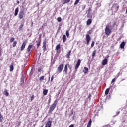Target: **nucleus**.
<instances>
[{
	"label": "nucleus",
	"mask_w": 127,
	"mask_h": 127,
	"mask_svg": "<svg viewBox=\"0 0 127 127\" xmlns=\"http://www.w3.org/2000/svg\"><path fill=\"white\" fill-rule=\"evenodd\" d=\"M68 66H69V64H65L64 66V73L65 74H68Z\"/></svg>",
	"instance_id": "9b49d317"
},
{
	"label": "nucleus",
	"mask_w": 127,
	"mask_h": 127,
	"mask_svg": "<svg viewBox=\"0 0 127 127\" xmlns=\"http://www.w3.org/2000/svg\"><path fill=\"white\" fill-rule=\"evenodd\" d=\"M107 63H108V59H104L102 61V65H103V66H105V65H107Z\"/></svg>",
	"instance_id": "1a4fd4ad"
},
{
	"label": "nucleus",
	"mask_w": 127,
	"mask_h": 127,
	"mask_svg": "<svg viewBox=\"0 0 127 127\" xmlns=\"http://www.w3.org/2000/svg\"><path fill=\"white\" fill-rule=\"evenodd\" d=\"M57 20L58 22H61V21H62V19L61 18V17H58Z\"/></svg>",
	"instance_id": "473e14b6"
},
{
	"label": "nucleus",
	"mask_w": 127,
	"mask_h": 127,
	"mask_svg": "<svg viewBox=\"0 0 127 127\" xmlns=\"http://www.w3.org/2000/svg\"><path fill=\"white\" fill-rule=\"evenodd\" d=\"M51 124H52V122L51 121H48L45 127H51Z\"/></svg>",
	"instance_id": "9d476101"
},
{
	"label": "nucleus",
	"mask_w": 127,
	"mask_h": 127,
	"mask_svg": "<svg viewBox=\"0 0 127 127\" xmlns=\"http://www.w3.org/2000/svg\"><path fill=\"white\" fill-rule=\"evenodd\" d=\"M91 11H92V8H89V9L88 10V13H91Z\"/></svg>",
	"instance_id": "58836bf2"
},
{
	"label": "nucleus",
	"mask_w": 127,
	"mask_h": 127,
	"mask_svg": "<svg viewBox=\"0 0 127 127\" xmlns=\"http://www.w3.org/2000/svg\"><path fill=\"white\" fill-rule=\"evenodd\" d=\"M69 30H67L66 31V33H65L66 35L67 38H69Z\"/></svg>",
	"instance_id": "bb28decb"
},
{
	"label": "nucleus",
	"mask_w": 127,
	"mask_h": 127,
	"mask_svg": "<svg viewBox=\"0 0 127 127\" xmlns=\"http://www.w3.org/2000/svg\"><path fill=\"white\" fill-rule=\"evenodd\" d=\"M41 43V41H39L37 43V48H38V47H39V46H40V44Z\"/></svg>",
	"instance_id": "72a5a7b5"
},
{
	"label": "nucleus",
	"mask_w": 127,
	"mask_h": 127,
	"mask_svg": "<svg viewBox=\"0 0 127 127\" xmlns=\"http://www.w3.org/2000/svg\"><path fill=\"white\" fill-rule=\"evenodd\" d=\"M91 97H92V95H91V94H89L88 95L89 99H91Z\"/></svg>",
	"instance_id": "49530a36"
},
{
	"label": "nucleus",
	"mask_w": 127,
	"mask_h": 127,
	"mask_svg": "<svg viewBox=\"0 0 127 127\" xmlns=\"http://www.w3.org/2000/svg\"><path fill=\"white\" fill-rule=\"evenodd\" d=\"M46 43H47V42H46V40H45L44 41H43V51L45 52L46 51V50H47V49L46 48Z\"/></svg>",
	"instance_id": "0eeeda50"
},
{
	"label": "nucleus",
	"mask_w": 127,
	"mask_h": 127,
	"mask_svg": "<svg viewBox=\"0 0 127 127\" xmlns=\"http://www.w3.org/2000/svg\"><path fill=\"white\" fill-rule=\"evenodd\" d=\"M108 57H109V56H108L107 58H108Z\"/></svg>",
	"instance_id": "052dcab7"
},
{
	"label": "nucleus",
	"mask_w": 127,
	"mask_h": 127,
	"mask_svg": "<svg viewBox=\"0 0 127 127\" xmlns=\"http://www.w3.org/2000/svg\"><path fill=\"white\" fill-rule=\"evenodd\" d=\"M80 64H81V60L78 59L75 65V70H78V69L79 68V67H80Z\"/></svg>",
	"instance_id": "423d86ee"
},
{
	"label": "nucleus",
	"mask_w": 127,
	"mask_h": 127,
	"mask_svg": "<svg viewBox=\"0 0 127 127\" xmlns=\"http://www.w3.org/2000/svg\"><path fill=\"white\" fill-rule=\"evenodd\" d=\"M92 23V19H88V20L86 22L87 25H90Z\"/></svg>",
	"instance_id": "4be33fe9"
},
{
	"label": "nucleus",
	"mask_w": 127,
	"mask_h": 127,
	"mask_svg": "<svg viewBox=\"0 0 127 127\" xmlns=\"http://www.w3.org/2000/svg\"><path fill=\"white\" fill-rule=\"evenodd\" d=\"M24 11L23 10H21L20 11L19 13V19H22V18H23V17H24Z\"/></svg>",
	"instance_id": "20e7f679"
},
{
	"label": "nucleus",
	"mask_w": 127,
	"mask_h": 127,
	"mask_svg": "<svg viewBox=\"0 0 127 127\" xmlns=\"http://www.w3.org/2000/svg\"><path fill=\"white\" fill-rule=\"evenodd\" d=\"M125 47V42H122L120 44V48L123 49Z\"/></svg>",
	"instance_id": "5701e85b"
},
{
	"label": "nucleus",
	"mask_w": 127,
	"mask_h": 127,
	"mask_svg": "<svg viewBox=\"0 0 127 127\" xmlns=\"http://www.w3.org/2000/svg\"><path fill=\"white\" fill-rule=\"evenodd\" d=\"M40 127H43V125L41 126Z\"/></svg>",
	"instance_id": "4d7b16f0"
},
{
	"label": "nucleus",
	"mask_w": 127,
	"mask_h": 127,
	"mask_svg": "<svg viewBox=\"0 0 127 127\" xmlns=\"http://www.w3.org/2000/svg\"><path fill=\"white\" fill-rule=\"evenodd\" d=\"M94 45H95V41H92L91 45V47H94Z\"/></svg>",
	"instance_id": "e433bc0d"
},
{
	"label": "nucleus",
	"mask_w": 127,
	"mask_h": 127,
	"mask_svg": "<svg viewBox=\"0 0 127 127\" xmlns=\"http://www.w3.org/2000/svg\"><path fill=\"white\" fill-rule=\"evenodd\" d=\"M54 79V75H53L51 78V82H53V79Z\"/></svg>",
	"instance_id": "a19ab883"
},
{
	"label": "nucleus",
	"mask_w": 127,
	"mask_h": 127,
	"mask_svg": "<svg viewBox=\"0 0 127 127\" xmlns=\"http://www.w3.org/2000/svg\"><path fill=\"white\" fill-rule=\"evenodd\" d=\"M20 122H18V126L19 127V126H20Z\"/></svg>",
	"instance_id": "864d4df0"
},
{
	"label": "nucleus",
	"mask_w": 127,
	"mask_h": 127,
	"mask_svg": "<svg viewBox=\"0 0 127 127\" xmlns=\"http://www.w3.org/2000/svg\"><path fill=\"white\" fill-rule=\"evenodd\" d=\"M69 70H72V66H69Z\"/></svg>",
	"instance_id": "8fccbe9b"
},
{
	"label": "nucleus",
	"mask_w": 127,
	"mask_h": 127,
	"mask_svg": "<svg viewBox=\"0 0 127 127\" xmlns=\"http://www.w3.org/2000/svg\"><path fill=\"white\" fill-rule=\"evenodd\" d=\"M51 103V98L50 97V98L48 100V105H49Z\"/></svg>",
	"instance_id": "ea45409f"
},
{
	"label": "nucleus",
	"mask_w": 127,
	"mask_h": 127,
	"mask_svg": "<svg viewBox=\"0 0 127 127\" xmlns=\"http://www.w3.org/2000/svg\"><path fill=\"white\" fill-rule=\"evenodd\" d=\"M38 72H40V71H41V69H38Z\"/></svg>",
	"instance_id": "6e6d98bb"
},
{
	"label": "nucleus",
	"mask_w": 127,
	"mask_h": 127,
	"mask_svg": "<svg viewBox=\"0 0 127 127\" xmlns=\"http://www.w3.org/2000/svg\"><path fill=\"white\" fill-rule=\"evenodd\" d=\"M79 1H80V0H76L74 2V5H77L79 3Z\"/></svg>",
	"instance_id": "2f4dec72"
},
{
	"label": "nucleus",
	"mask_w": 127,
	"mask_h": 127,
	"mask_svg": "<svg viewBox=\"0 0 127 127\" xmlns=\"http://www.w3.org/2000/svg\"><path fill=\"white\" fill-rule=\"evenodd\" d=\"M87 16L88 18H92V14H91V13H88Z\"/></svg>",
	"instance_id": "c85d7f7f"
},
{
	"label": "nucleus",
	"mask_w": 127,
	"mask_h": 127,
	"mask_svg": "<svg viewBox=\"0 0 127 127\" xmlns=\"http://www.w3.org/2000/svg\"><path fill=\"white\" fill-rule=\"evenodd\" d=\"M3 121V116L1 115V113L0 112V123H2Z\"/></svg>",
	"instance_id": "aec40b11"
},
{
	"label": "nucleus",
	"mask_w": 127,
	"mask_h": 127,
	"mask_svg": "<svg viewBox=\"0 0 127 127\" xmlns=\"http://www.w3.org/2000/svg\"><path fill=\"white\" fill-rule=\"evenodd\" d=\"M71 50L69 51L68 53L66 54V58H70V55H71Z\"/></svg>",
	"instance_id": "a878e982"
},
{
	"label": "nucleus",
	"mask_w": 127,
	"mask_h": 127,
	"mask_svg": "<svg viewBox=\"0 0 127 127\" xmlns=\"http://www.w3.org/2000/svg\"><path fill=\"white\" fill-rule=\"evenodd\" d=\"M62 40L63 42H66V40H67V38L66 37V35H63Z\"/></svg>",
	"instance_id": "a211bd4d"
},
{
	"label": "nucleus",
	"mask_w": 127,
	"mask_h": 127,
	"mask_svg": "<svg viewBox=\"0 0 127 127\" xmlns=\"http://www.w3.org/2000/svg\"><path fill=\"white\" fill-rule=\"evenodd\" d=\"M57 100H55L53 104L50 106V109L48 111V113L50 114L51 113H52L53 111H54V109L56 108V106H57V103H58Z\"/></svg>",
	"instance_id": "f257e3e1"
},
{
	"label": "nucleus",
	"mask_w": 127,
	"mask_h": 127,
	"mask_svg": "<svg viewBox=\"0 0 127 127\" xmlns=\"http://www.w3.org/2000/svg\"><path fill=\"white\" fill-rule=\"evenodd\" d=\"M105 32L106 35H107V36L110 35V34L111 33V29H110V27H109V26H106V28L105 29Z\"/></svg>",
	"instance_id": "7ed1b4c3"
},
{
	"label": "nucleus",
	"mask_w": 127,
	"mask_h": 127,
	"mask_svg": "<svg viewBox=\"0 0 127 127\" xmlns=\"http://www.w3.org/2000/svg\"><path fill=\"white\" fill-rule=\"evenodd\" d=\"M120 114V111H118L116 112V116H118Z\"/></svg>",
	"instance_id": "de8ad7c7"
},
{
	"label": "nucleus",
	"mask_w": 127,
	"mask_h": 127,
	"mask_svg": "<svg viewBox=\"0 0 127 127\" xmlns=\"http://www.w3.org/2000/svg\"><path fill=\"white\" fill-rule=\"evenodd\" d=\"M48 93V89H44L43 91V94L44 96H46Z\"/></svg>",
	"instance_id": "6ab92c4d"
},
{
	"label": "nucleus",
	"mask_w": 127,
	"mask_h": 127,
	"mask_svg": "<svg viewBox=\"0 0 127 127\" xmlns=\"http://www.w3.org/2000/svg\"><path fill=\"white\" fill-rule=\"evenodd\" d=\"M10 72H12L13 70H14V68L13 67V63L11 64V65H10Z\"/></svg>",
	"instance_id": "dca6fc26"
},
{
	"label": "nucleus",
	"mask_w": 127,
	"mask_h": 127,
	"mask_svg": "<svg viewBox=\"0 0 127 127\" xmlns=\"http://www.w3.org/2000/svg\"><path fill=\"white\" fill-rule=\"evenodd\" d=\"M33 99H34V95H32L31 97V101L32 102V101L33 100Z\"/></svg>",
	"instance_id": "37998d69"
},
{
	"label": "nucleus",
	"mask_w": 127,
	"mask_h": 127,
	"mask_svg": "<svg viewBox=\"0 0 127 127\" xmlns=\"http://www.w3.org/2000/svg\"><path fill=\"white\" fill-rule=\"evenodd\" d=\"M17 3L18 4H19V1H17Z\"/></svg>",
	"instance_id": "5fc2aeb1"
},
{
	"label": "nucleus",
	"mask_w": 127,
	"mask_h": 127,
	"mask_svg": "<svg viewBox=\"0 0 127 127\" xmlns=\"http://www.w3.org/2000/svg\"><path fill=\"white\" fill-rule=\"evenodd\" d=\"M59 49H60V44H58L56 46V50L57 51H58V50H59Z\"/></svg>",
	"instance_id": "393cba45"
},
{
	"label": "nucleus",
	"mask_w": 127,
	"mask_h": 127,
	"mask_svg": "<svg viewBox=\"0 0 127 127\" xmlns=\"http://www.w3.org/2000/svg\"><path fill=\"white\" fill-rule=\"evenodd\" d=\"M42 36V35H41V34L39 35V38H41Z\"/></svg>",
	"instance_id": "3c124183"
},
{
	"label": "nucleus",
	"mask_w": 127,
	"mask_h": 127,
	"mask_svg": "<svg viewBox=\"0 0 127 127\" xmlns=\"http://www.w3.org/2000/svg\"><path fill=\"white\" fill-rule=\"evenodd\" d=\"M73 114H74V110L72 109L70 112V115L72 116V115H73Z\"/></svg>",
	"instance_id": "c03bdc74"
},
{
	"label": "nucleus",
	"mask_w": 127,
	"mask_h": 127,
	"mask_svg": "<svg viewBox=\"0 0 127 127\" xmlns=\"http://www.w3.org/2000/svg\"><path fill=\"white\" fill-rule=\"evenodd\" d=\"M85 8H86V5H82V10H85Z\"/></svg>",
	"instance_id": "4c0bfd02"
},
{
	"label": "nucleus",
	"mask_w": 127,
	"mask_h": 127,
	"mask_svg": "<svg viewBox=\"0 0 127 127\" xmlns=\"http://www.w3.org/2000/svg\"><path fill=\"white\" fill-rule=\"evenodd\" d=\"M23 26H24V24H23V23H22L19 27V30H22V28H23Z\"/></svg>",
	"instance_id": "b1692460"
},
{
	"label": "nucleus",
	"mask_w": 127,
	"mask_h": 127,
	"mask_svg": "<svg viewBox=\"0 0 127 127\" xmlns=\"http://www.w3.org/2000/svg\"><path fill=\"white\" fill-rule=\"evenodd\" d=\"M124 0V1H125V0Z\"/></svg>",
	"instance_id": "680f3d73"
},
{
	"label": "nucleus",
	"mask_w": 127,
	"mask_h": 127,
	"mask_svg": "<svg viewBox=\"0 0 127 127\" xmlns=\"http://www.w3.org/2000/svg\"><path fill=\"white\" fill-rule=\"evenodd\" d=\"M45 0H42V1H44Z\"/></svg>",
	"instance_id": "bf43d9fd"
},
{
	"label": "nucleus",
	"mask_w": 127,
	"mask_h": 127,
	"mask_svg": "<svg viewBox=\"0 0 127 127\" xmlns=\"http://www.w3.org/2000/svg\"><path fill=\"white\" fill-rule=\"evenodd\" d=\"M16 44H17V42H16V41H14L12 45L13 47H15L16 46Z\"/></svg>",
	"instance_id": "cd10ccee"
},
{
	"label": "nucleus",
	"mask_w": 127,
	"mask_h": 127,
	"mask_svg": "<svg viewBox=\"0 0 127 127\" xmlns=\"http://www.w3.org/2000/svg\"><path fill=\"white\" fill-rule=\"evenodd\" d=\"M63 69H64V65L63 64H60L57 68L58 73H61V72H62V71L63 70Z\"/></svg>",
	"instance_id": "f03ea898"
},
{
	"label": "nucleus",
	"mask_w": 127,
	"mask_h": 127,
	"mask_svg": "<svg viewBox=\"0 0 127 127\" xmlns=\"http://www.w3.org/2000/svg\"><path fill=\"white\" fill-rule=\"evenodd\" d=\"M19 11V9L18 7L16 8L15 10L14 16H17V14H18V11Z\"/></svg>",
	"instance_id": "ddd939ff"
},
{
	"label": "nucleus",
	"mask_w": 127,
	"mask_h": 127,
	"mask_svg": "<svg viewBox=\"0 0 127 127\" xmlns=\"http://www.w3.org/2000/svg\"><path fill=\"white\" fill-rule=\"evenodd\" d=\"M26 43H27V41H25L23 42L22 46H21V51L24 50V48H25V46H26Z\"/></svg>",
	"instance_id": "39448f33"
},
{
	"label": "nucleus",
	"mask_w": 127,
	"mask_h": 127,
	"mask_svg": "<svg viewBox=\"0 0 127 127\" xmlns=\"http://www.w3.org/2000/svg\"><path fill=\"white\" fill-rule=\"evenodd\" d=\"M86 39L87 44H89L90 43V41L91 40V37H90V35L89 34L86 35Z\"/></svg>",
	"instance_id": "6e6552de"
},
{
	"label": "nucleus",
	"mask_w": 127,
	"mask_h": 127,
	"mask_svg": "<svg viewBox=\"0 0 127 127\" xmlns=\"http://www.w3.org/2000/svg\"><path fill=\"white\" fill-rule=\"evenodd\" d=\"M88 72H89V68H88V67H85L83 69V73H84V74H87Z\"/></svg>",
	"instance_id": "f3484780"
},
{
	"label": "nucleus",
	"mask_w": 127,
	"mask_h": 127,
	"mask_svg": "<svg viewBox=\"0 0 127 127\" xmlns=\"http://www.w3.org/2000/svg\"><path fill=\"white\" fill-rule=\"evenodd\" d=\"M88 33H89V34H91V31H88Z\"/></svg>",
	"instance_id": "603ef678"
},
{
	"label": "nucleus",
	"mask_w": 127,
	"mask_h": 127,
	"mask_svg": "<svg viewBox=\"0 0 127 127\" xmlns=\"http://www.w3.org/2000/svg\"><path fill=\"white\" fill-rule=\"evenodd\" d=\"M91 126H92V119H90L87 124V127H91Z\"/></svg>",
	"instance_id": "412c9836"
},
{
	"label": "nucleus",
	"mask_w": 127,
	"mask_h": 127,
	"mask_svg": "<svg viewBox=\"0 0 127 127\" xmlns=\"http://www.w3.org/2000/svg\"><path fill=\"white\" fill-rule=\"evenodd\" d=\"M95 55H96V50H95L92 53V57H95Z\"/></svg>",
	"instance_id": "f704fd0d"
},
{
	"label": "nucleus",
	"mask_w": 127,
	"mask_h": 127,
	"mask_svg": "<svg viewBox=\"0 0 127 127\" xmlns=\"http://www.w3.org/2000/svg\"><path fill=\"white\" fill-rule=\"evenodd\" d=\"M14 38L13 37H11L10 39V42L12 43L13 42V41H14Z\"/></svg>",
	"instance_id": "c9c22d12"
},
{
	"label": "nucleus",
	"mask_w": 127,
	"mask_h": 127,
	"mask_svg": "<svg viewBox=\"0 0 127 127\" xmlns=\"http://www.w3.org/2000/svg\"><path fill=\"white\" fill-rule=\"evenodd\" d=\"M43 27H44L43 26V25H42V28H43Z\"/></svg>",
	"instance_id": "13d9d810"
},
{
	"label": "nucleus",
	"mask_w": 127,
	"mask_h": 127,
	"mask_svg": "<svg viewBox=\"0 0 127 127\" xmlns=\"http://www.w3.org/2000/svg\"><path fill=\"white\" fill-rule=\"evenodd\" d=\"M117 8H119V6H118Z\"/></svg>",
	"instance_id": "e2e57ef3"
},
{
	"label": "nucleus",
	"mask_w": 127,
	"mask_h": 127,
	"mask_svg": "<svg viewBox=\"0 0 127 127\" xmlns=\"http://www.w3.org/2000/svg\"><path fill=\"white\" fill-rule=\"evenodd\" d=\"M32 47H33V45H29L28 46V48H27V52H30V50H31Z\"/></svg>",
	"instance_id": "2eb2a0df"
},
{
	"label": "nucleus",
	"mask_w": 127,
	"mask_h": 127,
	"mask_svg": "<svg viewBox=\"0 0 127 127\" xmlns=\"http://www.w3.org/2000/svg\"><path fill=\"white\" fill-rule=\"evenodd\" d=\"M63 1L64 3H63L62 6H63L64 4H66V3H69V2L71 1V0H63Z\"/></svg>",
	"instance_id": "f8f14e48"
},
{
	"label": "nucleus",
	"mask_w": 127,
	"mask_h": 127,
	"mask_svg": "<svg viewBox=\"0 0 127 127\" xmlns=\"http://www.w3.org/2000/svg\"><path fill=\"white\" fill-rule=\"evenodd\" d=\"M43 80H44V76H42L39 78V80L41 82H42V81H43Z\"/></svg>",
	"instance_id": "c756f323"
},
{
	"label": "nucleus",
	"mask_w": 127,
	"mask_h": 127,
	"mask_svg": "<svg viewBox=\"0 0 127 127\" xmlns=\"http://www.w3.org/2000/svg\"><path fill=\"white\" fill-rule=\"evenodd\" d=\"M43 26L44 27V26H47V24L46 23H45L43 25Z\"/></svg>",
	"instance_id": "09e8293b"
},
{
	"label": "nucleus",
	"mask_w": 127,
	"mask_h": 127,
	"mask_svg": "<svg viewBox=\"0 0 127 127\" xmlns=\"http://www.w3.org/2000/svg\"><path fill=\"white\" fill-rule=\"evenodd\" d=\"M104 127H110V125L109 124L104 125Z\"/></svg>",
	"instance_id": "a18cd8bd"
},
{
	"label": "nucleus",
	"mask_w": 127,
	"mask_h": 127,
	"mask_svg": "<svg viewBox=\"0 0 127 127\" xmlns=\"http://www.w3.org/2000/svg\"><path fill=\"white\" fill-rule=\"evenodd\" d=\"M114 82H116V78H113L112 81H111V84H113V83H114Z\"/></svg>",
	"instance_id": "79ce46f5"
},
{
	"label": "nucleus",
	"mask_w": 127,
	"mask_h": 127,
	"mask_svg": "<svg viewBox=\"0 0 127 127\" xmlns=\"http://www.w3.org/2000/svg\"><path fill=\"white\" fill-rule=\"evenodd\" d=\"M3 95H4V96H6V97H8L9 93L7 92V90L5 89L4 90Z\"/></svg>",
	"instance_id": "4468645a"
},
{
	"label": "nucleus",
	"mask_w": 127,
	"mask_h": 127,
	"mask_svg": "<svg viewBox=\"0 0 127 127\" xmlns=\"http://www.w3.org/2000/svg\"><path fill=\"white\" fill-rule=\"evenodd\" d=\"M109 92H110V88H107L105 91V95H108Z\"/></svg>",
	"instance_id": "7c9ffc66"
}]
</instances>
